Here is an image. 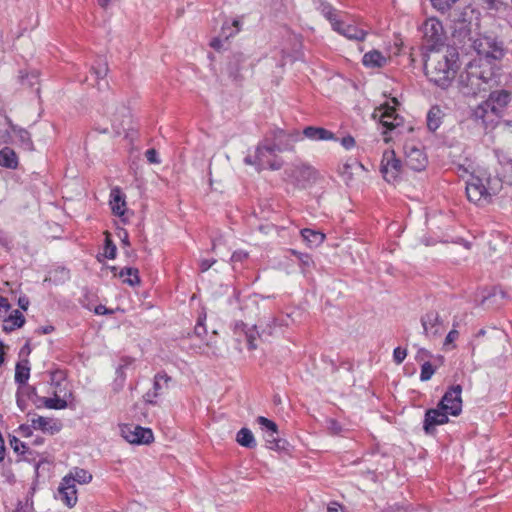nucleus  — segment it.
<instances>
[{
    "mask_svg": "<svg viewBox=\"0 0 512 512\" xmlns=\"http://www.w3.org/2000/svg\"><path fill=\"white\" fill-rule=\"evenodd\" d=\"M93 71L97 78H104L108 73V65L106 62L101 61L97 66L93 67Z\"/></svg>",
    "mask_w": 512,
    "mask_h": 512,
    "instance_id": "45",
    "label": "nucleus"
},
{
    "mask_svg": "<svg viewBox=\"0 0 512 512\" xmlns=\"http://www.w3.org/2000/svg\"><path fill=\"white\" fill-rule=\"evenodd\" d=\"M459 0H430L432 7L441 14L450 13Z\"/></svg>",
    "mask_w": 512,
    "mask_h": 512,
    "instance_id": "36",
    "label": "nucleus"
},
{
    "mask_svg": "<svg viewBox=\"0 0 512 512\" xmlns=\"http://www.w3.org/2000/svg\"><path fill=\"white\" fill-rule=\"evenodd\" d=\"M368 34V30L364 28H354V40L362 41Z\"/></svg>",
    "mask_w": 512,
    "mask_h": 512,
    "instance_id": "53",
    "label": "nucleus"
},
{
    "mask_svg": "<svg viewBox=\"0 0 512 512\" xmlns=\"http://www.w3.org/2000/svg\"><path fill=\"white\" fill-rule=\"evenodd\" d=\"M373 116L378 118L382 126L389 131L396 130L403 124V118L396 113L393 106L388 104L375 109Z\"/></svg>",
    "mask_w": 512,
    "mask_h": 512,
    "instance_id": "13",
    "label": "nucleus"
},
{
    "mask_svg": "<svg viewBox=\"0 0 512 512\" xmlns=\"http://www.w3.org/2000/svg\"><path fill=\"white\" fill-rule=\"evenodd\" d=\"M301 236L310 247H317L325 240V234L308 228L301 230Z\"/></svg>",
    "mask_w": 512,
    "mask_h": 512,
    "instance_id": "29",
    "label": "nucleus"
},
{
    "mask_svg": "<svg viewBox=\"0 0 512 512\" xmlns=\"http://www.w3.org/2000/svg\"><path fill=\"white\" fill-rule=\"evenodd\" d=\"M486 334V331L484 329H480L477 333V337L484 336Z\"/></svg>",
    "mask_w": 512,
    "mask_h": 512,
    "instance_id": "64",
    "label": "nucleus"
},
{
    "mask_svg": "<svg viewBox=\"0 0 512 512\" xmlns=\"http://www.w3.org/2000/svg\"><path fill=\"white\" fill-rule=\"evenodd\" d=\"M316 174V170L308 164L297 165L291 171V177L302 187L314 180Z\"/></svg>",
    "mask_w": 512,
    "mask_h": 512,
    "instance_id": "21",
    "label": "nucleus"
},
{
    "mask_svg": "<svg viewBox=\"0 0 512 512\" xmlns=\"http://www.w3.org/2000/svg\"><path fill=\"white\" fill-rule=\"evenodd\" d=\"M303 135L314 141L337 140L334 133L322 127L308 126L304 128Z\"/></svg>",
    "mask_w": 512,
    "mask_h": 512,
    "instance_id": "25",
    "label": "nucleus"
},
{
    "mask_svg": "<svg viewBox=\"0 0 512 512\" xmlns=\"http://www.w3.org/2000/svg\"><path fill=\"white\" fill-rule=\"evenodd\" d=\"M327 429L332 435H339L342 431L340 424L334 419L327 420Z\"/></svg>",
    "mask_w": 512,
    "mask_h": 512,
    "instance_id": "47",
    "label": "nucleus"
},
{
    "mask_svg": "<svg viewBox=\"0 0 512 512\" xmlns=\"http://www.w3.org/2000/svg\"><path fill=\"white\" fill-rule=\"evenodd\" d=\"M380 171L383 178L388 183L394 184L400 179L402 173V163L401 160L396 157L393 150H386L383 153Z\"/></svg>",
    "mask_w": 512,
    "mask_h": 512,
    "instance_id": "8",
    "label": "nucleus"
},
{
    "mask_svg": "<svg viewBox=\"0 0 512 512\" xmlns=\"http://www.w3.org/2000/svg\"><path fill=\"white\" fill-rule=\"evenodd\" d=\"M245 336H246V340H247V343H248V348L253 350V349H256L257 345L255 343V340L257 338V336H261L258 331L254 330V329H250L249 331H246L245 332Z\"/></svg>",
    "mask_w": 512,
    "mask_h": 512,
    "instance_id": "44",
    "label": "nucleus"
},
{
    "mask_svg": "<svg viewBox=\"0 0 512 512\" xmlns=\"http://www.w3.org/2000/svg\"><path fill=\"white\" fill-rule=\"evenodd\" d=\"M248 257V254L243 251H237L232 254L231 260L233 262L242 261Z\"/></svg>",
    "mask_w": 512,
    "mask_h": 512,
    "instance_id": "54",
    "label": "nucleus"
},
{
    "mask_svg": "<svg viewBox=\"0 0 512 512\" xmlns=\"http://www.w3.org/2000/svg\"><path fill=\"white\" fill-rule=\"evenodd\" d=\"M116 246L110 239H106L105 245V256L109 259H114L116 257Z\"/></svg>",
    "mask_w": 512,
    "mask_h": 512,
    "instance_id": "48",
    "label": "nucleus"
},
{
    "mask_svg": "<svg viewBox=\"0 0 512 512\" xmlns=\"http://www.w3.org/2000/svg\"><path fill=\"white\" fill-rule=\"evenodd\" d=\"M105 115L111 122L113 131L121 134L130 124V111L122 104H110L105 109Z\"/></svg>",
    "mask_w": 512,
    "mask_h": 512,
    "instance_id": "9",
    "label": "nucleus"
},
{
    "mask_svg": "<svg viewBox=\"0 0 512 512\" xmlns=\"http://www.w3.org/2000/svg\"><path fill=\"white\" fill-rule=\"evenodd\" d=\"M216 261L214 259L212 260H208V259H204V260H201L200 262V269L202 272H205L207 271Z\"/></svg>",
    "mask_w": 512,
    "mask_h": 512,
    "instance_id": "56",
    "label": "nucleus"
},
{
    "mask_svg": "<svg viewBox=\"0 0 512 512\" xmlns=\"http://www.w3.org/2000/svg\"><path fill=\"white\" fill-rule=\"evenodd\" d=\"M338 173L347 183L352 179L351 166L348 161L339 165Z\"/></svg>",
    "mask_w": 512,
    "mask_h": 512,
    "instance_id": "42",
    "label": "nucleus"
},
{
    "mask_svg": "<svg viewBox=\"0 0 512 512\" xmlns=\"http://www.w3.org/2000/svg\"><path fill=\"white\" fill-rule=\"evenodd\" d=\"M3 362H4L3 343L0 342V366L3 364Z\"/></svg>",
    "mask_w": 512,
    "mask_h": 512,
    "instance_id": "60",
    "label": "nucleus"
},
{
    "mask_svg": "<svg viewBox=\"0 0 512 512\" xmlns=\"http://www.w3.org/2000/svg\"><path fill=\"white\" fill-rule=\"evenodd\" d=\"M435 373V368L429 361H425L421 366L420 380L428 381L431 379L433 374Z\"/></svg>",
    "mask_w": 512,
    "mask_h": 512,
    "instance_id": "41",
    "label": "nucleus"
},
{
    "mask_svg": "<svg viewBox=\"0 0 512 512\" xmlns=\"http://www.w3.org/2000/svg\"><path fill=\"white\" fill-rule=\"evenodd\" d=\"M256 421L263 432L267 447L272 450L281 448L277 424L264 416L257 417Z\"/></svg>",
    "mask_w": 512,
    "mask_h": 512,
    "instance_id": "15",
    "label": "nucleus"
},
{
    "mask_svg": "<svg viewBox=\"0 0 512 512\" xmlns=\"http://www.w3.org/2000/svg\"><path fill=\"white\" fill-rule=\"evenodd\" d=\"M448 415H450V413H448L445 410H442L439 407V405L437 406V408L428 409L425 412V418H424V424H423L424 431L427 434L434 433L436 426L443 425L448 422V420H449Z\"/></svg>",
    "mask_w": 512,
    "mask_h": 512,
    "instance_id": "16",
    "label": "nucleus"
},
{
    "mask_svg": "<svg viewBox=\"0 0 512 512\" xmlns=\"http://www.w3.org/2000/svg\"><path fill=\"white\" fill-rule=\"evenodd\" d=\"M454 38L459 42L469 46L478 56L483 57L488 62L500 60L504 56V49L501 42L490 36H473L471 29L465 21H459L458 26L454 28Z\"/></svg>",
    "mask_w": 512,
    "mask_h": 512,
    "instance_id": "3",
    "label": "nucleus"
},
{
    "mask_svg": "<svg viewBox=\"0 0 512 512\" xmlns=\"http://www.w3.org/2000/svg\"><path fill=\"white\" fill-rule=\"evenodd\" d=\"M119 277L124 278L123 282L131 286L140 283L138 270L135 268H124L119 272Z\"/></svg>",
    "mask_w": 512,
    "mask_h": 512,
    "instance_id": "35",
    "label": "nucleus"
},
{
    "mask_svg": "<svg viewBox=\"0 0 512 512\" xmlns=\"http://www.w3.org/2000/svg\"><path fill=\"white\" fill-rule=\"evenodd\" d=\"M389 61V57L384 56L378 50H371L366 52L362 57V64L367 69H380L386 66Z\"/></svg>",
    "mask_w": 512,
    "mask_h": 512,
    "instance_id": "23",
    "label": "nucleus"
},
{
    "mask_svg": "<svg viewBox=\"0 0 512 512\" xmlns=\"http://www.w3.org/2000/svg\"><path fill=\"white\" fill-rule=\"evenodd\" d=\"M406 166L414 171H422L427 165V157L423 150L414 143L404 145Z\"/></svg>",
    "mask_w": 512,
    "mask_h": 512,
    "instance_id": "14",
    "label": "nucleus"
},
{
    "mask_svg": "<svg viewBox=\"0 0 512 512\" xmlns=\"http://www.w3.org/2000/svg\"><path fill=\"white\" fill-rule=\"evenodd\" d=\"M145 156L147 158V160L150 162V163H153V164H158L160 163V160L158 158V153L155 149H148L146 152H145Z\"/></svg>",
    "mask_w": 512,
    "mask_h": 512,
    "instance_id": "50",
    "label": "nucleus"
},
{
    "mask_svg": "<svg viewBox=\"0 0 512 512\" xmlns=\"http://www.w3.org/2000/svg\"><path fill=\"white\" fill-rule=\"evenodd\" d=\"M482 5L488 10L501 11L506 8L505 0H480Z\"/></svg>",
    "mask_w": 512,
    "mask_h": 512,
    "instance_id": "40",
    "label": "nucleus"
},
{
    "mask_svg": "<svg viewBox=\"0 0 512 512\" xmlns=\"http://www.w3.org/2000/svg\"><path fill=\"white\" fill-rule=\"evenodd\" d=\"M407 356V351L400 347L394 349L393 359L396 364H401Z\"/></svg>",
    "mask_w": 512,
    "mask_h": 512,
    "instance_id": "49",
    "label": "nucleus"
},
{
    "mask_svg": "<svg viewBox=\"0 0 512 512\" xmlns=\"http://www.w3.org/2000/svg\"><path fill=\"white\" fill-rule=\"evenodd\" d=\"M30 376V367L28 361L17 363L15 368V381L19 386H26Z\"/></svg>",
    "mask_w": 512,
    "mask_h": 512,
    "instance_id": "31",
    "label": "nucleus"
},
{
    "mask_svg": "<svg viewBox=\"0 0 512 512\" xmlns=\"http://www.w3.org/2000/svg\"><path fill=\"white\" fill-rule=\"evenodd\" d=\"M327 512H338V507L336 506V504H332V505H329L327 507Z\"/></svg>",
    "mask_w": 512,
    "mask_h": 512,
    "instance_id": "61",
    "label": "nucleus"
},
{
    "mask_svg": "<svg viewBox=\"0 0 512 512\" xmlns=\"http://www.w3.org/2000/svg\"><path fill=\"white\" fill-rule=\"evenodd\" d=\"M488 77L481 71L476 62H470L460 74L459 84L464 95H477L486 90Z\"/></svg>",
    "mask_w": 512,
    "mask_h": 512,
    "instance_id": "5",
    "label": "nucleus"
},
{
    "mask_svg": "<svg viewBox=\"0 0 512 512\" xmlns=\"http://www.w3.org/2000/svg\"><path fill=\"white\" fill-rule=\"evenodd\" d=\"M462 386L452 385L442 396L439 407L450 413L451 416H458L462 412Z\"/></svg>",
    "mask_w": 512,
    "mask_h": 512,
    "instance_id": "10",
    "label": "nucleus"
},
{
    "mask_svg": "<svg viewBox=\"0 0 512 512\" xmlns=\"http://www.w3.org/2000/svg\"><path fill=\"white\" fill-rule=\"evenodd\" d=\"M301 139L298 131L287 133L282 129H272L258 145L255 152V159L246 157L247 164H256L259 169L270 168L278 170L281 165L274 160L276 152L292 149L290 142H297Z\"/></svg>",
    "mask_w": 512,
    "mask_h": 512,
    "instance_id": "1",
    "label": "nucleus"
},
{
    "mask_svg": "<svg viewBox=\"0 0 512 512\" xmlns=\"http://www.w3.org/2000/svg\"><path fill=\"white\" fill-rule=\"evenodd\" d=\"M341 144L346 148L350 149L352 147V136L348 135L341 139Z\"/></svg>",
    "mask_w": 512,
    "mask_h": 512,
    "instance_id": "57",
    "label": "nucleus"
},
{
    "mask_svg": "<svg viewBox=\"0 0 512 512\" xmlns=\"http://www.w3.org/2000/svg\"><path fill=\"white\" fill-rule=\"evenodd\" d=\"M12 132L17 135L21 142L26 143L28 146L32 144L29 133L22 128L13 125Z\"/></svg>",
    "mask_w": 512,
    "mask_h": 512,
    "instance_id": "43",
    "label": "nucleus"
},
{
    "mask_svg": "<svg viewBox=\"0 0 512 512\" xmlns=\"http://www.w3.org/2000/svg\"><path fill=\"white\" fill-rule=\"evenodd\" d=\"M95 313L98 315H102V314H107V313H111V312L104 305H98L95 308Z\"/></svg>",
    "mask_w": 512,
    "mask_h": 512,
    "instance_id": "58",
    "label": "nucleus"
},
{
    "mask_svg": "<svg viewBox=\"0 0 512 512\" xmlns=\"http://www.w3.org/2000/svg\"><path fill=\"white\" fill-rule=\"evenodd\" d=\"M204 320H205V317L199 318V320L194 328V332L198 337H202L203 335L206 334V328L203 323Z\"/></svg>",
    "mask_w": 512,
    "mask_h": 512,
    "instance_id": "51",
    "label": "nucleus"
},
{
    "mask_svg": "<svg viewBox=\"0 0 512 512\" xmlns=\"http://www.w3.org/2000/svg\"><path fill=\"white\" fill-rule=\"evenodd\" d=\"M58 495L62 502L66 504L68 508H72L77 502V490L73 484V479L63 478L59 489Z\"/></svg>",
    "mask_w": 512,
    "mask_h": 512,
    "instance_id": "19",
    "label": "nucleus"
},
{
    "mask_svg": "<svg viewBox=\"0 0 512 512\" xmlns=\"http://www.w3.org/2000/svg\"><path fill=\"white\" fill-rule=\"evenodd\" d=\"M121 433L124 439L131 444H149L154 439L151 429L139 425L126 424L122 426Z\"/></svg>",
    "mask_w": 512,
    "mask_h": 512,
    "instance_id": "11",
    "label": "nucleus"
},
{
    "mask_svg": "<svg viewBox=\"0 0 512 512\" xmlns=\"http://www.w3.org/2000/svg\"><path fill=\"white\" fill-rule=\"evenodd\" d=\"M50 384L53 387V397L37 398L36 401L44 404L45 408L62 410L68 407L69 402L73 399L72 390L69 389L62 371H54L50 374Z\"/></svg>",
    "mask_w": 512,
    "mask_h": 512,
    "instance_id": "4",
    "label": "nucleus"
},
{
    "mask_svg": "<svg viewBox=\"0 0 512 512\" xmlns=\"http://www.w3.org/2000/svg\"><path fill=\"white\" fill-rule=\"evenodd\" d=\"M423 41L427 49L430 51L437 50L444 45L445 31L442 23L435 17L428 18L421 26Z\"/></svg>",
    "mask_w": 512,
    "mask_h": 512,
    "instance_id": "7",
    "label": "nucleus"
},
{
    "mask_svg": "<svg viewBox=\"0 0 512 512\" xmlns=\"http://www.w3.org/2000/svg\"><path fill=\"white\" fill-rule=\"evenodd\" d=\"M458 52L452 46L430 51L425 59V74L429 81L442 89H447L458 70Z\"/></svg>",
    "mask_w": 512,
    "mask_h": 512,
    "instance_id": "2",
    "label": "nucleus"
},
{
    "mask_svg": "<svg viewBox=\"0 0 512 512\" xmlns=\"http://www.w3.org/2000/svg\"><path fill=\"white\" fill-rule=\"evenodd\" d=\"M64 478L73 479L74 485L76 482L79 484H87L92 480V475L87 470L76 467Z\"/></svg>",
    "mask_w": 512,
    "mask_h": 512,
    "instance_id": "32",
    "label": "nucleus"
},
{
    "mask_svg": "<svg viewBox=\"0 0 512 512\" xmlns=\"http://www.w3.org/2000/svg\"><path fill=\"white\" fill-rule=\"evenodd\" d=\"M0 165L6 168L15 169L18 165L16 153L10 148L0 151Z\"/></svg>",
    "mask_w": 512,
    "mask_h": 512,
    "instance_id": "30",
    "label": "nucleus"
},
{
    "mask_svg": "<svg viewBox=\"0 0 512 512\" xmlns=\"http://www.w3.org/2000/svg\"><path fill=\"white\" fill-rule=\"evenodd\" d=\"M489 178L483 179L472 175L466 183V195L470 202L478 206H485L491 203L492 196L496 191L490 186Z\"/></svg>",
    "mask_w": 512,
    "mask_h": 512,
    "instance_id": "6",
    "label": "nucleus"
},
{
    "mask_svg": "<svg viewBox=\"0 0 512 512\" xmlns=\"http://www.w3.org/2000/svg\"><path fill=\"white\" fill-rule=\"evenodd\" d=\"M11 305L7 298L0 295V318H5L8 316Z\"/></svg>",
    "mask_w": 512,
    "mask_h": 512,
    "instance_id": "46",
    "label": "nucleus"
},
{
    "mask_svg": "<svg viewBox=\"0 0 512 512\" xmlns=\"http://www.w3.org/2000/svg\"><path fill=\"white\" fill-rule=\"evenodd\" d=\"M25 323V317L19 310H13L8 316L3 318V330L7 333L20 328Z\"/></svg>",
    "mask_w": 512,
    "mask_h": 512,
    "instance_id": "26",
    "label": "nucleus"
},
{
    "mask_svg": "<svg viewBox=\"0 0 512 512\" xmlns=\"http://www.w3.org/2000/svg\"><path fill=\"white\" fill-rule=\"evenodd\" d=\"M487 101L497 109V113L501 117L503 108L510 101V93L506 90L494 91L489 95Z\"/></svg>",
    "mask_w": 512,
    "mask_h": 512,
    "instance_id": "27",
    "label": "nucleus"
},
{
    "mask_svg": "<svg viewBox=\"0 0 512 512\" xmlns=\"http://www.w3.org/2000/svg\"><path fill=\"white\" fill-rule=\"evenodd\" d=\"M52 424L55 425L52 419L43 416H38L31 420V426L34 429L42 431H49L50 429H52Z\"/></svg>",
    "mask_w": 512,
    "mask_h": 512,
    "instance_id": "37",
    "label": "nucleus"
},
{
    "mask_svg": "<svg viewBox=\"0 0 512 512\" xmlns=\"http://www.w3.org/2000/svg\"><path fill=\"white\" fill-rule=\"evenodd\" d=\"M236 441L243 447L253 448L256 446L255 438L247 428H242L238 431Z\"/></svg>",
    "mask_w": 512,
    "mask_h": 512,
    "instance_id": "33",
    "label": "nucleus"
},
{
    "mask_svg": "<svg viewBox=\"0 0 512 512\" xmlns=\"http://www.w3.org/2000/svg\"><path fill=\"white\" fill-rule=\"evenodd\" d=\"M472 117L475 121H480L485 129L494 128L500 118L497 109L491 106L487 100L475 107Z\"/></svg>",
    "mask_w": 512,
    "mask_h": 512,
    "instance_id": "12",
    "label": "nucleus"
},
{
    "mask_svg": "<svg viewBox=\"0 0 512 512\" xmlns=\"http://www.w3.org/2000/svg\"><path fill=\"white\" fill-rule=\"evenodd\" d=\"M421 324L426 336H437L440 334V317L439 314L435 311H431L426 313L421 318Z\"/></svg>",
    "mask_w": 512,
    "mask_h": 512,
    "instance_id": "22",
    "label": "nucleus"
},
{
    "mask_svg": "<svg viewBox=\"0 0 512 512\" xmlns=\"http://www.w3.org/2000/svg\"><path fill=\"white\" fill-rule=\"evenodd\" d=\"M240 30V21L234 20L231 24H224L222 27V36L228 39L238 33Z\"/></svg>",
    "mask_w": 512,
    "mask_h": 512,
    "instance_id": "38",
    "label": "nucleus"
},
{
    "mask_svg": "<svg viewBox=\"0 0 512 512\" xmlns=\"http://www.w3.org/2000/svg\"><path fill=\"white\" fill-rule=\"evenodd\" d=\"M37 398H43L37 393V389L34 386L26 385L19 386L17 390V406L21 411H25L27 408V401L30 400L37 408L44 407V404H40L36 401Z\"/></svg>",
    "mask_w": 512,
    "mask_h": 512,
    "instance_id": "18",
    "label": "nucleus"
},
{
    "mask_svg": "<svg viewBox=\"0 0 512 512\" xmlns=\"http://www.w3.org/2000/svg\"><path fill=\"white\" fill-rule=\"evenodd\" d=\"M211 46L215 49H219L220 48V40L219 39H214L212 42H211Z\"/></svg>",
    "mask_w": 512,
    "mask_h": 512,
    "instance_id": "62",
    "label": "nucleus"
},
{
    "mask_svg": "<svg viewBox=\"0 0 512 512\" xmlns=\"http://www.w3.org/2000/svg\"><path fill=\"white\" fill-rule=\"evenodd\" d=\"M18 304L22 309L27 310L29 301L27 298H19Z\"/></svg>",
    "mask_w": 512,
    "mask_h": 512,
    "instance_id": "59",
    "label": "nucleus"
},
{
    "mask_svg": "<svg viewBox=\"0 0 512 512\" xmlns=\"http://www.w3.org/2000/svg\"><path fill=\"white\" fill-rule=\"evenodd\" d=\"M109 0H98V4L101 7H106L108 5Z\"/></svg>",
    "mask_w": 512,
    "mask_h": 512,
    "instance_id": "63",
    "label": "nucleus"
},
{
    "mask_svg": "<svg viewBox=\"0 0 512 512\" xmlns=\"http://www.w3.org/2000/svg\"><path fill=\"white\" fill-rule=\"evenodd\" d=\"M322 14L331 22V25L335 31L344 35L348 39L352 38L350 34V26L344 25L338 18L336 11L329 5L322 6Z\"/></svg>",
    "mask_w": 512,
    "mask_h": 512,
    "instance_id": "20",
    "label": "nucleus"
},
{
    "mask_svg": "<svg viewBox=\"0 0 512 512\" xmlns=\"http://www.w3.org/2000/svg\"><path fill=\"white\" fill-rule=\"evenodd\" d=\"M430 357H431V353L424 348H420L415 356L417 361L423 362V363L425 361H428L427 359Z\"/></svg>",
    "mask_w": 512,
    "mask_h": 512,
    "instance_id": "52",
    "label": "nucleus"
},
{
    "mask_svg": "<svg viewBox=\"0 0 512 512\" xmlns=\"http://www.w3.org/2000/svg\"><path fill=\"white\" fill-rule=\"evenodd\" d=\"M444 116L439 106H432L427 114V127L430 131H436L442 122Z\"/></svg>",
    "mask_w": 512,
    "mask_h": 512,
    "instance_id": "28",
    "label": "nucleus"
},
{
    "mask_svg": "<svg viewBox=\"0 0 512 512\" xmlns=\"http://www.w3.org/2000/svg\"><path fill=\"white\" fill-rule=\"evenodd\" d=\"M283 323L280 322L277 318L271 317L267 320L265 324V328L262 330V334H267L268 336H272L277 327H282Z\"/></svg>",
    "mask_w": 512,
    "mask_h": 512,
    "instance_id": "39",
    "label": "nucleus"
},
{
    "mask_svg": "<svg viewBox=\"0 0 512 512\" xmlns=\"http://www.w3.org/2000/svg\"><path fill=\"white\" fill-rule=\"evenodd\" d=\"M12 123L8 117L0 116V144L8 143L11 139Z\"/></svg>",
    "mask_w": 512,
    "mask_h": 512,
    "instance_id": "34",
    "label": "nucleus"
},
{
    "mask_svg": "<svg viewBox=\"0 0 512 512\" xmlns=\"http://www.w3.org/2000/svg\"><path fill=\"white\" fill-rule=\"evenodd\" d=\"M171 377L165 372H159L154 376L153 388L144 395L147 403L155 404L156 399L161 396L169 387Z\"/></svg>",
    "mask_w": 512,
    "mask_h": 512,
    "instance_id": "17",
    "label": "nucleus"
},
{
    "mask_svg": "<svg viewBox=\"0 0 512 512\" xmlns=\"http://www.w3.org/2000/svg\"><path fill=\"white\" fill-rule=\"evenodd\" d=\"M459 336V333L457 330L453 329L451 330L447 336H446V339H445V344H450L452 342H454Z\"/></svg>",
    "mask_w": 512,
    "mask_h": 512,
    "instance_id": "55",
    "label": "nucleus"
},
{
    "mask_svg": "<svg viewBox=\"0 0 512 512\" xmlns=\"http://www.w3.org/2000/svg\"><path fill=\"white\" fill-rule=\"evenodd\" d=\"M110 206L114 215L123 216L125 213V196L122 193L121 189L115 187L111 190L110 193Z\"/></svg>",
    "mask_w": 512,
    "mask_h": 512,
    "instance_id": "24",
    "label": "nucleus"
}]
</instances>
